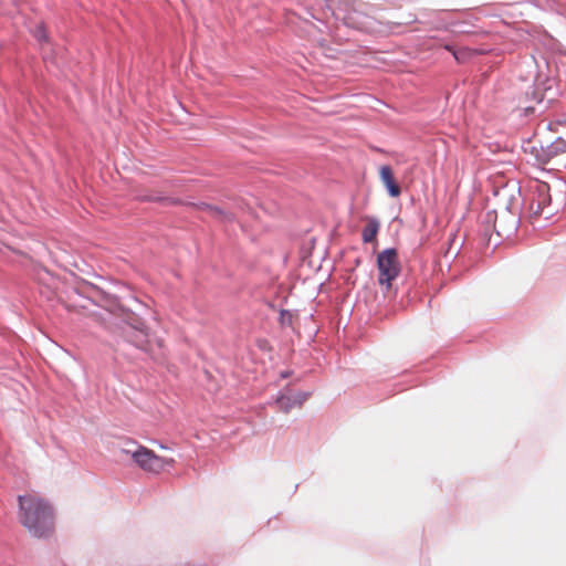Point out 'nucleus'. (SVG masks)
Masks as SVG:
<instances>
[{"instance_id":"9b49d317","label":"nucleus","mask_w":566,"mask_h":566,"mask_svg":"<svg viewBox=\"0 0 566 566\" xmlns=\"http://www.w3.org/2000/svg\"><path fill=\"white\" fill-rule=\"evenodd\" d=\"M196 206L199 210L207 211L212 218L222 223H231L235 219L232 212L226 211L220 207L212 206L207 202H199Z\"/></svg>"},{"instance_id":"9d476101","label":"nucleus","mask_w":566,"mask_h":566,"mask_svg":"<svg viewBox=\"0 0 566 566\" xmlns=\"http://www.w3.org/2000/svg\"><path fill=\"white\" fill-rule=\"evenodd\" d=\"M167 463H169L167 459L156 455L153 450L144 447V472L158 474Z\"/></svg>"},{"instance_id":"6ab92c4d","label":"nucleus","mask_w":566,"mask_h":566,"mask_svg":"<svg viewBox=\"0 0 566 566\" xmlns=\"http://www.w3.org/2000/svg\"><path fill=\"white\" fill-rule=\"evenodd\" d=\"M292 313L289 310H281L279 316V323L282 326H291L292 325Z\"/></svg>"},{"instance_id":"f257e3e1","label":"nucleus","mask_w":566,"mask_h":566,"mask_svg":"<svg viewBox=\"0 0 566 566\" xmlns=\"http://www.w3.org/2000/svg\"><path fill=\"white\" fill-rule=\"evenodd\" d=\"M76 292L95 305L105 306L109 311L116 308L124 324L122 327L123 343L132 346L135 350L142 349V318L136 312L142 302L137 296L129 295L127 298H117L103 289L86 282L76 287Z\"/></svg>"},{"instance_id":"f8f14e48","label":"nucleus","mask_w":566,"mask_h":566,"mask_svg":"<svg viewBox=\"0 0 566 566\" xmlns=\"http://www.w3.org/2000/svg\"><path fill=\"white\" fill-rule=\"evenodd\" d=\"M290 385H286L277 392L275 398V405L284 413H289L293 408L298 407L296 400H294V396L290 395Z\"/></svg>"},{"instance_id":"f3484780","label":"nucleus","mask_w":566,"mask_h":566,"mask_svg":"<svg viewBox=\"0 0 566 566\" xmlns=\"http://www.w3.org/2000/svg\"><path fill=\"white\" fill-rule=\"evenodd\" d=\"M33 35L39 42H48L49 41L48 32L43 24L36 25V28L34 29Z\"/></svg>"},{"instance_id":"7ed1b4c3","label":"nucleus","mask_w":566,"mask_h":566,"mask_svg":"<svg viewBox=\"0 0 566 566\" xmlns=\"http://www.w3.org/2000/svg\"><path fill=\"white\" fill-rule=\"evenodd\" d=\"M334 15L347 28L361 32H369L373 29L371 17L357 9L350 0H339Z\"/></svg>"},{"instance_id":"6e6552de","label":"nucleus","mask_w":566,"mask_h":566,"mask_svg":"<svg viewBox=\"0 0 566 566\" xmlns=\"http://www.w3.org/2000/svg\"><path fill=\"white\" fill-rule=\"evenodd\" d=\"M551 200L549 186L546 182L539 184L532 193L530 209L535 216H541L551 205Z\"/></svg>"},{"instance_id":"5701e85b","label":"nucleus","mask_w":566,"mask_h":566,"mask_svg":"<svg viewBox=\"0 0 566 566\" xmlns=\"http://www.w3.org/2000/svg\"><path fill=\"white\" fill-rule=\"evenodd\" d=\"M143 200H144V201H150V200H153V199H151L150 197H148V196L144 195Z\"/></svg>"},{"instance_id":"423d86ee","label":"nucleus","mask_w":566,"mask_h":566,"mask_svg":"<svg viewBox=\"0 0 566 566\" xmlns=\"http://www.w3.org/2000/svg\"><path fill=\"white\" fill-rule=\"evenodd\" d=\"M485 219L488 223L493 224L497 235L502 238H509L511 234H513L517 230L520 223V218L510 211H506L501 217L500 221L497 220L495 211L486 212Z\"/></svg>"},{"instance_id":"ddd939ff","label":"nucleus","mask_w":566,"mask_h":566,"mask_svg":"<svg viewBox=\"0 0 566 566\" xmlns=\"http://www.w3.org/2000/svg\"><path fill=\"white\" fill-rule=\"evenodd\" d=\"M153 329L150 324H146V318L144 317V353L151 350L153 342L161 348L163 339L157 331H153V335H150L149 331Z\"/></svg>"},{"instance_id":"2eb2a0df","label":"nucleus","mask_w":566,"mask_h":566,"mask_svg":"<svg viewBox=\"0 0 566 566\" xmlns=\"http://www.w3.org/2000/svg\"><path fill=\"white\" fill-rule=\"evenodd\" d=\"M443 48L452 53V56L458 63H464L471 57V52L469 49H455L452 44H443Z\"/></svg>"},{"instance_id":"0eeeda50","label":"nucleus","mask_w":566,"mask_h":566,"mask_svg":"<svg viewBox=\"0 0 566 566\" xmlns=\"http://www.w3.org/2000/svg\"><path fill=\"white\" fill-rule=\"evenodd\" d=\"M560 154H566V137H557L548 145L541 146L536 150L535 158L539 164L546 165Z\"/></svg>"},{"instance_id":"1a4fd4ad","label":"nucleus","mask_w":566,"mask_h":566,"mask_svg":"<svg viewBox=\"0 0 566 566\" xmlns=\"http://www.w3.org/2000/svg\"><path fill=\"white\" fill-rule=\"evenodd\" d=\"M379 178L385 186L388 195L397 198L401 193V188L394 177V171L390 166L384 165L379 169Z\"/></svg>"},{"instance_id":"f03ea898","label":"nucleus","mask_w":566,"mask_h":566,"mask_svg":"<svg viewBox=\"0 0 566 566\" xmlns=\"http://www.w3.org/2000/svg\"><path fill=\"white\" fill-rule=\"evenodd\" d=\"M19 520L31 536L48 538L54 532L53 506L39 496L22 494L18 496Z\"/></svg>"},{"instance_id":"a211bd4d","label":"nucleus","mask_w":566,"mask_h":566,"mask_svg":"<svg viewBox=\"0 0 566 566\" xmlns=\"http://www.w3.org/2000/svg\"><path fill=\"white\" fill-rule=\"evenodd\" d=\"M417 22V17L415 14H409L407 19L402 20V21H398V22H388V27L389 29H395V28H398V27H402V25H409V24H412Z\"/></svg>"},{"instance_id":"dca6fc26","label":"nucleus","mask_w":566,"mask_h":566,"mask_svg":"<svg viewBox=\"0 0 566 566\" xmlns=\"http://www.w3.org/2000/svg\"><path fill=\"white\" fill-rule=\"evenodd\" d=\"M526 96H531V98L537 104L542 103L544 99V93L541 91L538 85L530 87V91L526 92Z\"/></svg>"},{"instance_id":"4468645a","label":"nucleus","mask_w":566,"mask_h":566,"mask_svg":"<svg viewBox=\"0 0 566 566\" xmlns=\"http://www.w3.org/2000/svg\"><path fill=\"white\" fill-rule=\"evenodd\" d=\"M380 223L376 217H369L367 224L364 227L361 231V239L364 243H369L376 240L377 233L379 231Z\"/></svg>"},{"instance_id":"b1692460","label":"nucleus","mask_w":566,"mask_h":566,"mask_svg":"<svg viewBox=\"0 0 566 566\" xmlns=\"http://www.w3.org/2000/svg\"><path fill=\"white\" fill-rule=\"evenodd\" d=\"M143 306H144V308L148 307V304H147V302H146V300H145V298H144Z\"/></svg>"},{"instance_id":"20e7f679","label":"nucleus","mask_w":566,"mask_h":566,"mask_svg":"<svg viewBox=\"0 0 566 566\" xmlns=\"http://www.w3.org/2000/svg\"><path fill=\"white\" fill-rule=\"evenodd\" d=\"M376 265L378 270V283L388 291L400 272L401 264L396 248H387L378 253Z\"/></svg>"},{"instance_id":"412c9836","label":"nucleus","mask_w":566,"mask_h":566,"mask_svg":"<svg viewBox=\"0 0 566 566\" xmlns=\"http://www.w3.org/2000/svg\"><path fill=\"white\" fill-rule=\"evenodd\" d=\"M292 374H293L292 370H283V371H281L280 377L282 379H285V378H289Z\"/></svg>"},{"instance_id":"4be33fe9","label":"nucleus","mask_w":566,"mask_h":566,"mask_svg":"<svg viewBox=\"0 0 566 566\" xmlns=\"http://www.w3.org/2000/svg\"><path fill=\"white\" fill-rule=\"evenodd\" d=\"M147 311H148V313L150 315V318H151L153 323L155 325H158V321H157V317L155 316V312H153L150 308H148Z\"/></svg>"},{"instance_id":"aec40b11","label":"nucleus","mask_w":566,"mask_h":566,"mask_svg":"<svg viewBox=\"0 0 566 566\" xmlns=\"http://www.w3.org/2000/svg\"><path fill=\"white\" fill-rule=\"evenodd\" d=\"M312 391H297L294 396V400H296V405L302 407L303 403L310 398Z\"/></svg>"},{"instance_id":"39448f33","label":"nucleus","mask_w":566,"mask_h":566,"mask_svg":"<svg viewBox=\"0 0 566 566\" xmlns=\"http://www.w3.org/2000/svg\"><path fill=\"white\" fill-rule=\"evenodd\" d=\"M113 453L116 460L124 461L129 457L133 463L142 468V444L130 438H119L113 442Z\"/></svg>"}]
</instances>
